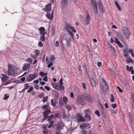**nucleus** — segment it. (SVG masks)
<instances>
[{
  "instance_id": "nucleus-1",
  "label": "nucleus",
  "mask_w": 134,
  "mask_h": 134,
  "mask_svg": "<svg viewBox=\"0 0 134 134\" xmlns=\"http://www.w3.org/2000/svg\"><path fill=\"white\" fill-rule=\"evenodd\" d=\"M83 96L85 99L90 103H92L93 101V98L92 97L91 95L88 93L84 92Z\"/></svg>"
},
{
  "instance_id": "nucleus-2",
  "label": "nucleus",
  "mask_w": 134,
  "mask_h": 134,
  "mask_svg": "<svg viewBox=\"0 0 134 134\" xmlns=\"http://www.w3.org/2000/svg\"><path fill=\"white\" fill-rule=\"evenodd\" d=\"M37 74L35 72L34 74H30L28 75L26 77V81L28 82H30L36 78L37 76Z\"/></svg>"
},
{
  "instance_id": "nucleus-3",
  "label": "nucleus",
  "mask_w": 134,
  "mask_h": 134,
  "mask_svg": "<svg viewBox=\"0 0 134 134\" xmlns=\"http://www.w3.org/2000/svg\"><path fill=\"white\" fill-rule=\"evenodd\" d=\"M123 33L124 34L126 38L127 39H129L131 34L130 32H129L128 29L126 27H124L123 30Z\"/></svg>"
},
{
  "instance_id": "nucleus-4",
  "label": "nucleus",
  "mask_w": 134,
  "mask_h": 134,
  "mask_svg": "<svg viewBox=\"0 0 134 134\" xmlns=\"http://www.w3.org/2000/svg\"><path fill=\"white\" fill-rule=\"evenodd\" d=\"M91 5H92L93 10L94 13L97 14V7L95 0H91Z\"/></svg>"
},
{
  "instance_id": "nucleus-5",
  "label": "nucleus",
  "mask_w": 134,
  "mask_h": 134,
  "mask_svg": "<svg viewBox=\"0 0 134 134\" xmlns=\"http://www.w3.org/2000/svg\"><path fill=\"white\" fill-rule=\"evenodd\" d=\"M64 125L62 122H59L57 125L55 130L59 132H61V130L63 129Z\"/></svg>"
},
{
  "instance_id": "nucleus-6",
  "label": "nucleus",
  "mask_w": 134,
  "mask_h": 134,
  "mask_svg": "<svg viewBox=\"0 0 134 134\" xmlns=\"http://www.w3.org/2000/svg\"><path fill=\"white\" fill-rule=\"evenodd\" d=\"M51 5L52 4L51 3H48L47 5H46V9H44L43 10L44 11L46 12H50L51 11Z\"/></svg>"
},
{
  "instance_id": "nucleus-7",
  "label": "nucleus",
  "mask_w": 134,
  "mask_h": 134,
  "mask_svg": "<svg viewBox=\"0 0 134 134\" xmlns=\"http://www.w3.org/2000/svg\"><path fill=\"white\" fill-rule=\"evenodd\" d=\"M80 127L81 129H82L86 128L87 129H89L91 128L89 124L87 123H83L82 125L80 126Z\"/></svg>"
},
{
  "instance_id": "nucleus-8",
  "label": "nucleus",
  "mask_w": 134,
  "mask_h": 134,
  "mask_svg": "<svg viewBox=\"0 0 134 134\" xmlns=\"http://www.w3.org/2000/svg\"><path fill=\"white\" fill-rule=\"evenodd\" d=\"M51 111V110L50 109H46L45 111L43 112V117H47L48 118V115L50 113Z\"/></svg>"
},
{
  "instance_id": "nucleus-9",
  "label": "nucleus",
  "mask_w": 134,
  "mask_h": 134,
  "mask_svg": "<svg viewBox=\"0 0 134 134\" xmlns=\"http://www.w3.org/2000/svg\"><path fill=\"white\" fill-rule=\"evenodd\" d=\"M76 103L78 105H82L84 104L83 99L80 98H78L76 99Z\"/></svg>"
},
{
  "instance_id": "nucleus-10",
  "label": "nucleus",
  "mask_w": 134,
  "mask_h": 134,
  "mask_svg": "<svg viewBox=\"0 0 134 134\" xmlns=\"http://www.w3.org/2000/svg\"><path fill=\"white\" fill-rule=\"evenodd\" d=\"M99 7L101 12L102 13H104L105 12L104 8L102 5V3L100 0L98 3Z\"/></svg>"
},
{
  "instance_id": "nucleus-11",
  "label": "nucleus",
  "mask_w": 134,
  "mask_h": 134,
  "mask_svg": "<svg viewBox=\"0 0 134 134\" xmlns=\"http://www.w3.org/2000/svg\"><path fill=\"white\" fill-rule=\"evenodd\" d=\"M87 16L86 18V20H85V23L87 25L89 24L90 23V17L89 14L87 12Z\"/></svg>"
},
{
  "instance_id": "nucleus-12",
  "label": "nucleus",
  "mask_w": 134,
  "mask_h": 134,
  "mask_svg": "<svg viewBox=\"0 0 134 134\" xmlns=\"http://www.w3.org/2000/svg\"><path fill=\"white\" fill-rule=\"evenodd\" d=\"M116 37L120 40L121 41L123 40L124 38V36L121 33L118 32L116 33Z\"/></svg>"
},
{
  "instance_id": "nucleus-13",
  "label": "nucleus",
  "mask_w": 134,
  "mask_h": 134,
  "mask_svg": "<svg viewBox=\"0 0 134 134\" xmlns=\"http://www.w3.org/2000/svg\"><path fill=\"white\" fill-rule=\"evenodd\" d=\"M30 63H25L23 66L22 68V70L25 71L27 70L30 66Z\"/></svg>"
},
{
  "instance_id": "nucleus-14",
  "label": "nucleus",
  "mask_w": 134,
  "mask_h": 134,
  "mask_svg": "<svg viewBox=\"0 0 134 134\" xmlns=\"http://www.w3.org/2000/svg\"><path fill=\"white\" fill-rule=\"evenodd\" d=\"M2 77H1L2 81L3 82L6 81L8 79H9V77L6 75H4V74H2L1 75Z\"/></svg>"
},
{
  "instance_id": "nucleus-15",
  "label": "nucleus",
  "mask_w": 134,
  "mask_h": 134,
  "mask_svg": "<svg viewBox=\"0 0 134 134\" xmlns=\"http://www.w3.org/2000/svg\"><path fill=\"white\" fill-rule=\"evenodd\" d=\"M128 116L130 119L129 122L131 123L133 122L134 119V116L131 113H129L128 114Z\"/></svg>"
},
{
  "instance_id": "nucleus-16",
  "label": "nucleus",
  "mask_w": 134,
  "mask_h": 134,
  "mask_svg": "<svg viewBox=\"0 0 134 134\" xmlns=\"http://www.w3.org/2000/svg\"><path fill=\"white\" fill-rule=\"evenodd\" d=\"M39 30L40 31V34H46V32H45V29L44 27H42L40 28Z\"/></svg>"
},
{
  "instance_id": "nucleus-17",
  "label": "nucleus",
  "mask_w": 134,
  "mask_h": 134,
  "mask_svg": "<svg viewBox=\"0 0 134 134\" xmlns=\"http://www.w3.org/2000/svg\"><path fill=\"white\" fill-rule=\"evenodd\" d=\"M51 85L54 89L58 91L59 90V86L56 83H52Z\"/></svg>"
},
{
  "instance_id": "nucleus-18",
  "label": "nucleus",
  "mask_w": 134,
  "mask_h": 134,
  "mask_svg": "<svg viewBox=\"0 0 134 134\" xmlns=\"http://www.w3.org/2000/svg\"><path fill=\"white\" fill-rule=\"evenodd\" d=\"M71 27V25L70 24L66 23L65 25V30L66 31L69 30L70 29Z\"/></svg>"
},
{
  "instance_id": "nucleus-19",
  "label": "nucleus",
  "mask_w": 134,
  "mask_h": 134,
  "mask_svg": "<svg viewBox=\"0 0 134 134\" xmlns=\"http://www.w3.org/2000/svg\"><path fill=\"white\" fill-rule=\"evenodd\" d=\"M128 49L127 48L126 49L124 50L123 51V53L124 54V56L125 58H128V55L127 54Z\"/></svg>"
},
{
  "instance_id": "nucleus-20",
  "label": "nucleus",
  "mask_w": 134,
  "mask_h": 134,
  "mask_svg": "<svg viewBox=\"0 0 134 134\" xmlns=\"http://www.w3.org/2000/svg\"><path fill=\"white\" fill-rule=\"evenodd\" d=\"M61 2L62 3V5H64L65 7H66L67 5L68 0H62Z\"/></svg>"
},
{
  "instance_id": "nucleus-21",
  "label": "nucleus",
  "mask_w": 134,
  "mask_h": 134,
  "mask_svg": "<svg viewBox=\"0 0 134 134\" xmlns=\"http://www.w3.org/2000/svg\"><path fill=\"white\" fill-rule=\"evenodd\" d=\"M59 104L60 107L63 106L64 104L63 100L62 97L60 98L59 99Z\"/></svg>"
},
{
  "instance_id": "nucleus-22",
  "label": "nucleus",
  "mask_w": 134,
  "mask_h": 134,
  "mask_svg": "<svg viewBox=\"0 0 134 134\" xmlns=\"http://www.w3.org/2000/svg\"><path fill=\"white\" fill-rule=\"evenodd\" d=\"M78 116L79 117V118L78 119L79 122H83L85 121V119H84L82 116Z\"/></svg>"
},
{
  "instance_id": "nucleus-23",
  "label": "nucleus",
  "mask_w": 134,
  "mask_h": 134,
  "mask_svg": "<svg viewBox=\"0 0 134 134\" xmlns=\"http://www.w3.org/2000/svg\"><path fill=\"white\" fill-rule=\"evenodd\" d=\"M46 16L49 20L52 19L53 18V16L51 15V14L49 13V12H47V14Z\"/></svg>"
},
{
  "instance_id": "nucleus-24",
  "label": "nucleus",
  "mask_w": 134,
  "mask_h": 134,
  "mask_svg": "<svg viewBox=\"0 0 134 134\" xmlns=\"http://www.w3.org/2000/svg\"><path fill=\"white\" fill-rule=\"evenodd\" d=\"M91 86L93 87H95L96 82L95 81L94 79H92V80H91Z\"/></svg>"
},
{
  "instance_id": "nucleus-25",
  "label": "nucleus",
  "mask_w": 134,
  "mask_h": 134,
  "mask_svg": "<svg viewBox=\"0 0 134 134\" xmlns=\"http://www.w3.org/2000/svg\"><path fill=\"white\" fill-rule=\"evenodd\" d=\"M85 116V119L87 120V121H88L90 120L91 117L89 114H86Z\"/></svg>"
},
{
  "instance_id": "nucleus-26",
  "label": "nucleus",
  "mask_w": 134,
  "mask_h": 134,
  "mask_svg": "<svg viewBox=\"0 0 134 134\" xmlns=\"http://www.w3.org/2000/svg\"><path fill=\"white\" fill-rule=\"evenodd\" d=\"M14 70L13 69H12L11 70H10V69L8 70V75L9 76H11L12 75V74L11 73L14 72Z\"/></svg>"
},
{
  "instance_id": "nucleus-27",
  "label": "nucleus",
  "mask_w": 134,
  "mask_h": 134,
  "mask_svg": "<svg viewBox=\"0 0 134 134\" xmlns=\"http://www.w3.org/2000/svg\"><path fill=\"white\" fill-rule=\"evenodd\" d=\"M41 35H42L40 37V40L43 42H44L45 40V34H40Z\"/></svg>"
},
{
  "instance_id": "nucleus-28",
  "label": "nucleus",
  "mask_w": 134,
  "mask_h": 134,
  "mask_svg": "<svg viewBox=\"0 0 134 134\" xmlns=\"http://www.w3.org/2000/svg\"><path fill=\"white\" fill-rule=\"evenodd\" d=\"M39 75L41 76L42 77H43L44 76H46L48 74L47 73H44L42 72H40L39 73Z\"/></svg>"
},
{
  "instance_id": "nucleus-29",
  "label": "nucleus",
  "mask_w": 134,
  "mask_h": 134,
  "mask_svg": "<svg viewBox=\"0 0 134 134\" xmlns=\"http://www.w3.org/2000/svg\"><path fill=\"white\" fill-rule=\"evenodd\" d=\"M54 115L52 114L49 116H48V118L47 119V121H51L52 119L53 118Z\"/></svg>"
},
{
  "instance_id": "nucleus-30",
  "label": "nucleus",
  "mask_w": 134,
  "mask_h": 134,
  "mask_svg": "<svg viewBox=\"0 0 134 134\" xmlns=\"http://www.w3.org/2000/svg\"><path fill=\"white\" fill-rule=\"evenodd\" d=\"M54 121L53 120L51 121L50 122V124L48 126V128H50L52 127L54 123Z\"/></svg>"
},
{
  "instance_id": "nucleus-31",
  "label": "nucleus",
  "mask_w": 134,
  "mask_h": 134,
  "mask_svg": "<svg viewBox=\"0 0 134 134\" xmlns=\"http://www.w3.org/2000/svg\"><path fill=\"white\" fill-rule=\"evenodd\" d=\"M126 61L128 63H129L130 62H131L132 64H133L134 63L133 60L130 58L128 59H126Z\"/></svg>"
},
{
  "instance_id": "nucleus-32",
  "label": "nucleus",
  "mask_w": 134,
  "mask_h": 134,
  "mask_svg": "<svg viewBox=\"0 0 134 134\" xmlns=\"http://www.w3.org/2000/svg\"><path fill=\"white\" fill-rule=\"evenodd\" d=\"M26 61L28 62H30V63H30L31 65V64L32 62V60L30 58H28V59L26 60Z\"/></svg>"
},
{
  "instance_id": "nucleus-33",
  "label": "nucleus",
  "mask_w": 134,
  "mask_h": 134,
  "mask_svg": "<svg viewBox=\"0 0 134 134\" xmlns=\"http://www.w3.org/2000/svg\"><path fill=\"white\" fill-rule=\"evenodd\" d=\"M43 99L42 101L44 103L45 102L47 101V100L48 98V96H46V97H43Z\"/></svg>"
},
{
  "instance_id": "nucleus-34",
  "label": "nucleus",
  "mask_w": 134,
  "mask_h": 134,
  "mask_svg": "<svg viewBox=\"0 0 134 134\" xmlns=\"http://www.w3.org/2000/svg\"><path fill=\"white\" fill-rule=\"evenodd\" d=\"M67 32L71 36V38H73V35L74 34L72 32L69 30L67 31Z\"/></svg>"
},
{
  "instance_id": "nucleus-35",
  "label": "nucleus",
  "mask_w": 134,
  "mask_h": 134,
  "mask_svg": "<svg viewBox=\"0 0 134 134\" xmlns=\"http://www.w3.org/2000/svg\"><path fill=\"white\" fill-rule=\"evenodd\" d=\"M87 132L85 130H82V131L79 132V134H87Z\"/></svg>"
},
{
  "instance_id": "nucleus-36",
  "label": "nucleus",
  "mask_w": 134,
  "mask_h": 134,
  "mask_svg": "<svg viewBox=\"0 0 134 134\" xmlns=\"http://www.w3.org/2000/svg\"><path fill=\"white\" fill-rule=\"evenodd\" d=\"M40 51L38 50H36L34 52V53H35V55L37 56L40 54Z\"/></svg>"
},
{
  "instance_id": "nucleus-37",
  "label": "nucleus",
  "mask_w": 134,
  "mask_h": 134,
  "mask_svg": "<svg viewBox=\"0 0 134 134\" xmlns=\"http://www.w3.org/2000/svg\"><path fill=\"white\" fill-rule=\"evenodd\" d=\"M63 100L64 102L65 103H66L68 102V98L67 97H63Z\"/></svg>"
},
{
  "instance_id": "nucleus-38",
  "label": "nucleus",
  "mask_w": 134,
  "mask_h": 134,
  "mask_svg": "<svg viewBox=\"0 0 134 134\" xmlns=\"http://www.w3.org/2000/svg\"><path fill=\"white\" fill-rule=\"evenodd\" d=\"M129 52L130 53L132 57L134 58V54L133 53L132 50L131 49H130L129 50Z\"/></svg>"
},
{
  "instance_id": "nucleus-39",
  "label": "nucleus",
  "mask_w": 134,
  "mask_h": 134,
  "mask_svg": "<svg viewBox=\"0 0 134 134\" xmlns=\"http://www.w3.org/2000/svg\"><path fill=\"white\" fill-rule=\"evenodd\" d=\"M55 57L54 55H52L51 56L50 59L51 61L52 62L54 61L55 60Z\"/></svg>"
},
{
  "instance_id": "nucleus-40",
  "label": "nucleus",
  "mask_w": 134,
  "mask_h": 134,
  "mask_svg": "<svg viewBox=\"0 0 134 134\" xmlns=\"http://www.w3.org/2000/svg\"><path fill=\"white\" fill-rule=\"evenodd\" d=\"M48 132V131L47 129H44L43 132V133L44 134H47Z\"/></svg>"
},
{
  "instance_id": "nucleus-41",
  "label": "nucleus",
  "mask_w": 134,
  "mask_h": 134,
  "mask_svg": "<svg viewBox=\"0 0 134 134\" xmlns=\"http://www.w3.org/2000/svg\"><path fill=\"white\" fill-rule=\"evenodd\" d=\"M9 95L7 96L6 94H5L4 95V97H3V99H4V100H7L8 98L9 97Z\"/></svg>"
},
{
  "instance_id": "nucleus-42",
  "label": "nucleus",
  "mask_w": 134,
  "mask_h": 134,
  "mask_svg": "<svg viewBox=\"0 0 134 134\" xmlns=\"http://www.w3.org/2000/svg\"><path fill=\"white\" fill-rule=\"evenodd\" d=\"M51 100L52 105L54 107H55L56 106V104L55 103V102L54 103V100L53 99H51Z\"/></svg>"
},
{
  "instance_id": "nucleus-43",
  "label": "nucleus",
  "mask_w": 134,
  "mask_h": 134,
  "mask_svg": "<svg viewBox=\"0 0 134 134\" xmlns=\"http://www.w3.org/2000/svg\"><path fill=\"white\" fill-rule=\"evenodd\" d=\"M66 108L68 111H69L71 109V106L68 105H67L66 106Z\"/></svg>"
},
{
  "instance_id": "nucleus-44",
  "label": "nucleus",
  "mask_w": 134,
  "mask_h": 134,
  "mask_svg": "<svg viewBox=\"0 0 134 134\" xmlns=\"http://www.w3.org/2000/svg\"><path fill=\"white\" fill-rule=\"evenodd\" d=\"M33 90V87H31L27 91V92L28 93H30Z\"/></svg>"
},
{
  "instance_id": "nucleus-45",
  "label": "nucleus",
  "mask_w": 134,
  "mask_h": 134,
  "mask_svg": "<svg viewBox=\"0 0 134 134\" xmlns=\"http://www.w3.org/2000/svg\"><path fill=\"white\" fill-rule=\"evenodd\" d=\"M30 86H29L27 84H26L25 85L24 89L25 90H27L28 89Z\"/></svg>"
},
{
  "instance_id": "nucleus-46",
  "label": "nucleus",
  "mask_w": 134,
  "mask_h": 134,
  "mask_svg": "<svg viewBox=\"0 0 134 134\" xmlns=\"http://www.w3.org/2000/svg\"><path fill=\"white\" fill-rule=\"evenodd\" d=\"M38 96L40 98H42L44 97V94L42 92L40 94L38 95Z\"/></svg>"
},
{
  "instance_id": "nucleus-47",
  "label": "nucleus",
  "mask_w": 134,
  "mask_h": 134,
  "mask_svg": "<svg viewBox=\"0 0 134 134\" xmlns=\"http://www.w3.org/2000/svg\"><path fill=\"white\" fill-rule=\"evenodd\" d=\"M95 114L98 116H100L99 111L98 110H96L95 111Z\"/></svg>"
},
{
  "instance_id": "nucleus-48",
  "label": "nucleus",
  "mask_w": 134,
  "mask_h": 134,
  "mask_svg": "<svg viewBox=\"0 0 134 134\" xmlns=\"http://www.w3.org/2000/svg\"><path fill=\"white\" fill-rule=\"evenodd\" d=\"M111 74L112 75H113L114 77H116V74L114 71H111Z\"/></svg>"
},
{
  "instance_id": "nucleus-49",
  "label": "nucleus",
  "mask_w": 134,
  "mask_h": 134,
  "mask_svg": "<svg viewBox=\"0 0 134 134\" xmlns=\"http://www.w3.org/2000/svg\"><path fill=\"white\" fill-rule=\"evenodd\" d=\"M43 44L42 42L40 41L38 42V46L41 47L43 46Z\"/></svg>"
},
{
  "instance_id": "nucleus-50",
  "label": "nucleus",
  "mask_w": 134,
  "mask_h": 134,
  "mask_svg": "<svg viewBox=\"0 0 134 134\" xmlns=\"http://www.w3.org/2000/svg\"><path fill=\"white\" fill-rule=\"evenodd\" d=\"M43 80L46 82L48 81V76H45L43 78Z\"/></svg>"
},
{
  "instance_id": "nucleus-51",
  "label": "nucleus",
  "mask_w": 134,
  "mask_h": 134,
  "mask_svg": "<svg viewBox=\"0 0 134 134\" xmlns=\"http://www.w3.org/2000/svg\"><path fill=\"white\" fill-rule=\"evenodd\" d=\"M115 42L116 44H118L120 41L118 40V39L116 38H115Z\"/></svg>"
},
{
  "instance_id": "nucleus-52",
  "label": "nucleus",
  "mask_w": 134,
  "mask_h": 134,
  "mask_svg": "<svg viewBox=\"0 0 134 134\" xmlns=\"http://www.w3.org/2000/svg\"><path fill=\"white\" fill-rule=\"evenodd\" d=\"M60 90L62 91H63L64 89V87L62 85H59Z\"/></svg>"
},
{
  "instance_id": "nucleus-53",
  "label": "nucleus",
  "mask_w": 134,
  "mask_h": 134,
  "mask_svg": "<svg viewBox=\"0 0 134 134\" xmlns=\"http://www.w3.org/2000/svg\"><path fill=\"white\" fill-rule=\"evenodd\" d=\"M31 57L34 59H36L37 58V56L34 54L33 55L32 54H31Z\"/></svg>"
},
{
  "instance_id": "nucleus-54",
  "label": "nucleus",
  "mask_w": 134,
  "mask_h": 134,
  "mask_svg": "<svg viewBox=\"0 0 134 134\" xmlns=\"http://www.w3.org/2000/svg\"><path fill=\"white\" fill-rule=\"evenodd\" d=\"M48 105H44L42 107V108L43 110L45 109H48L47 108L48 107Z\"/></svg>"
},
{
  "instance_id": "nucleus-55",
  "label": "nucleus",
  "mask_w": 134,
  "mask_h": 134,
  "mask_svg": "<svg viewBox=\"0 0 134 134\" xmlns=\"http://www.w3.org/2000/svg\"><path fill=\"white\" fill-rule=\"evenodd\" d=\"M70 29L74 32L75 33L76 32V30H75L74 27L73 26H71Z\"/></svg>"
},
{
  "instance_id": "nucleus-56",
  "label": "nucleus",
  "mask_w": 134,
  "mask_h": 134,
  "mask_svg": "<svg viewBox=\"0 0 134 134\" xmlns=\"http://www.w3.org/2000/svg\"><path fill=\"white\" fill-rule=\"evenodd\" d=\"M101 90L102 91V92L103 93H104L105 92V90L104 89V87L103 86H101Z\"/></svg>"
},
{
  "instance_id": "nucleus-57",
  "label": "nucleus",
  "mask_w": 134,
  "mask_h": 134,
  "mask_svg": "<svg viewBox=\"0 0 134 134\" xmlns=\"http://www.w3.org/2000/svg\"><path fill=\"white\" fill-rule=\"evenodd\" d=\"M82 83L83 88L85 90L86 89V84L83 82Z\"/></svg>"
},
{
  "instance_id": "nucleus-58",
  "label": "nucleus",
  "mask_w": 134,
  "mask_h": 134,
  "mask_svg": "<svg viewBox=\"0 0 134 134\" xmlns=\"http://www.w3.org/2000/svg\"><path fill=\"white\" fill-rule=\"evenodd\" d=\"M60 84L59 85H62L63 83V79L62 78H61L59 81Z\"/></svg>"
},
{
  "instance_id": "nucleus-59",
  "label": "nucleus",
  "mask_w": 134,
  "mask_h": 134,
  "mask_svg": "<svg viewBox=\"0 0 134 134\" xmlns=\"http://www.w3.org/2000/svg\"><path fill=\"white\" fill-rule=\"evenodd\" d=\"M117 89L119 90V91L120 92H123V91L121 89L120 87L119 86H117L116 87Z\"/></svg>"
},
{
  "instance_id": "nucleus-60",
  "label": "nucleus",
  "mask_w": 134,
  "mask_h": 134,
  "mask_svg": "<svg viewBox=\"0 0 134 134\" xmlns=\"http://www.w3.org/2000/svg\"><path fill=\"white\" fill-rule=\"evenodd\" d=\"M126 69L127 70H128L129 72L131 71V70L130 69V68L128 65L126 66Z\"/></svg>"
},
{
  "instance_id": "nucleus-61",
  "label": "nucleus",
  "mask_w": 134,
  "mask_h": 134,
  "mask_svg": "<svg viewBox=\"0 0 134 134\" xmlns=\"http://www.w3.org/2000/svg\"><path fill=\"white\" fill-rule=\"evenodd\" d=\"M113 108L114 109L116 107V103L114 104H112L111 105Z\"/></svg>"
},
{
  "instance_id": "nucleus-62",
  "label": "nucleus",
  "mask_w": 134,
  "mask_h": 134,
  "mask_svg": "<svg viewBox=\"0 0 134 134\" xmlns=\"http://www.w3.org/2000/svg\"><path fill=\"white\" fill-rule=\"evenodd\" d=\"M100 109L101 111L104 110V108L103 106L102 105V104L101 103H100Z\"/></svg>"
},
{
  "instance_id": "nucleus-63",
  "label": "nucleus",
  "mask_w": 134,
  "mask_h": 134,
  "mask_svg": "<svg viewBox=\"0 0 134 134\" xmlns=\"http://www.w3.org/2000/svg\"><path fill=\"white\" fill-rule=\"evenodd\" d=\"M44 88L47 90V91H49L50 90V88L48 86H45L44 87Z\"/></svg>"
},
{
  "instance_id": "nucleus-64",
  "label": "nucleus",
  "mask_w": 134,
  "mask_h": 134,
  "mask_svg": "<svg viewBox=\"0 0 134 134\" xmlns=\"http://www.w3.org/2000/svg\"><path fill=\"white\" fill-rule=\"evenodd\" d=\"M59 42L58 41H56V42L55 43V47H58L59 46Z\"/></svg>"
}]
</instances>
